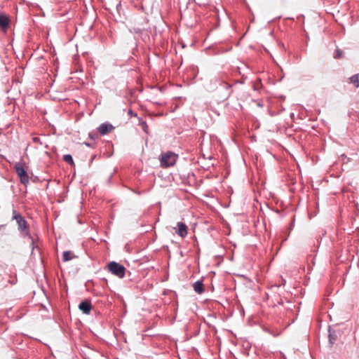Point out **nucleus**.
<instances>
[{"label":"nucleus","instance_id":"f03ea898","mask_svg":"<svg viewBox=\"0 0 359 359\" xmlns=\"http://www.w3.org/2000/svg\"><path fill=\"white\" fill-rule=\"evenodd\" d=\"M108 269L109 271L114 275L116 276L118 278H123L125 276L126 268L115 262H111L108 264Z\"/></svg>","mask_w":359,"mask_h":359},{"label":"nucleus","instance_id":"20e7f679","mask_svg":"<svg viewBox=\"0 0 359 359\" xmlns=\"http://www.w3.org/2000/svg\"><path fill=\"white\" fill-rule=\"evenodd\" d=\"M15 170L17 175L19 176L20 179L21 183L23 184H27L29 182V178L27 171L25 170L22 163H17L15 165Z\"/></svg>","mask_w":359,"mask_h":359},{"label":"nucleus","instance_id":"f257e3e1","mask_svg":"<svg viewBox=\"0 0 359 359\" xmlns=\"http://www.w3.org/2000/svg\"><path fill=\"white\" fill-rule=\"evenodd\" d=\"M177 158V155L168 151L161 154L160 158L161 165L164 168L172 166Z\"/></svg>","mask_w":359,"mask_h":359},{"label":"nucleus","instance_id":"1a4fd4ad","mask_svg":"<svg viewBox=\"0 0 359 359\" xmlns=\"http://www.w3.org/2000/svg\"><path fill=\"white\" fill-rule=\"evenodd\" d=\"M8 18L5 15H0V27L6 28L8 26Z\"/></svg>","mask_w":359,"mask_h":359},{"label":"nucleus","instance_id":"423d86ee","mask_svg":"<svg viewBox=\"0 0 359 359\" xmlns=\"http://www.w3.org/2000/svg\"><path fill=\"white\" fill-rule=\"evenodd\" d=\"M114 128L110 123H102L98 128V131L101 135H104L112 131Z\"/></svg>","mask_w":359,"mask_h":359},{"label":"nucleus","instance_id":"9d476101","mask_svg":"<svg viewBox=\"0 0 359 359\" xmlns=\"http://www.w3.org/2000/svg\"><path fill=\"white\" fill-rule=\"evenodd\" d=\"M76 257L71 251H65L62 255V259L64 262H68L73 258Z\"/></svg>","mask_w":359,"mask_h":359},{"label":"nucleus","instance_id":"39448f33","mask_svg":"<svg viewBox=\"0 0 359 359\" xmlns=\"http://www.w3.org/2000/svg\"><path fill=\"white\" fill-rule=\"evenodd\" d=\"M177 230L175 231L180 237L184 238L187 235V225L182 222H179L177 224Z\"/></svg>","mask_w":359,"mask_h":359},{"label":"nucleus","instance_id":"0eeeda50","mask_svg":"<svg viewBox=\"0 0 359 359\" xmlns=\"http://www.w3.org/2000/svg\"><path fill=\"white\" fill-rule=\"evenodd\" d=\"M79 308L83 313L89 314L92 309V306L90 302L83 301L79 304Z\"/></svg>","mask_w":359,"mask_h":359},{"label":"nucleus","instance_id":"6e6552de","mask_svg":"<svg viewBox=\"0 0 359 359\" xmlns=\"http://www.w3.org/2000/svg\"><path fill=\"white\" fill-rule=\"evenodd\" d=\"M194 291L198 294H202L204 292L203 284L201 280L195 282L193 285Z\"/></svg>","mask_w":359,"mask_h":359},{"label":"nucleus","instance_id":"ddd939ff","mask_svg":"<svg viewBox=\"0 0 359 359\" xmlns=\"http://www.w3.org/2000/svg\"><path fill=\"white\" fill-rule=\"evenodd\" d=\"M63 160L70 165H74L73 158L70 154L64 155Z\"/></svg>","mask_w":359,"mask_h":359},{"label":"nucleus","instance_id":"7ed1b4c3","mask_svg":"<svg viewBox=\"0 0 359 359\" xmlns=\"http://www.w3.org/2000/svg\"><path fill=\"white\" fill-rule=\"evenodd\" d=\"M13 220L16 221L18 226V230L21 232H25L28 229V224L25 218L15 210H13Z\"/></svg>","mask_w":359,"mask_h":359},{"label":"nucleus","instance_id":"4468645a","mask_svg":"<svg viewBox=\"0 0 359 359\" xmlns=\"http://www.w3.org/2000/svg\"><path fill=\"white\" fill-rule=\"evenodd\" d=\"M341 56H342V51L339 49L336 50L334 55V57L337 59V58L341 57Z\"/></svg>","mask_w":359,"mask_h":359},{"label":"nucleus","instance_id":"2eb2a0df","mask_svg":"<svg viewBox=\"0 0 359 359\" xmlns=\"http://www.w3.org/2000/svg\"><path fill=\"white\" fill-rule=\"evenodd\" d=\"M128 114H130L131 116L134 115V116H136V114H133V111L131 109H130L128 111Z\"/></svg>","mask_w":359,"mask_h":359},{"label":"nucleus","instance_id":"9b49d317","mask_svg":"<svg viewBox=\"0 0 359 359\" xmlns=\"http://www.w3.org/2000/svg\"><path fill=\"white\" fill-rule=\"evenodd\" d=\"M337 334L335 333V331L329 329V341L330 344H333L335 341L337 340Z\"/></svg>","mask_w":359,"mask_h":359},{"label":"nucleus","instance_id":"f8f14e48","mask_svg":"<svg viewBox=\"0 0 359 359\" xmlns=\"http://www.w3.org/2000/svg\"><path fill=\"white\" fill-rule=\"evenodd\" d=\"M350 81L351 82L354 84V86L356 87V88H359V74H354L353 75L351 78H350Z\"/></svg>","mask_w":359,"mask_h":359},{"label":"nucleus","instance_id":"dca6fc26","mask_svg":"<svg viewBox=\"0 0 359 359\" xmlns=\"http://www.w3.org/2000/svg\"><path fill=\"white\" fill-rule=\"evenodd\" d=\"M33 140H34V142H38L39 141V137H34V138H33Z\"/></svg>","mask_w":359,"mask_h":359}]
</instances>
